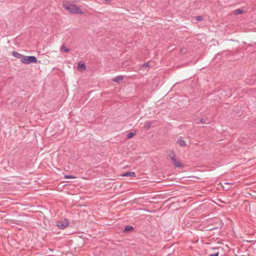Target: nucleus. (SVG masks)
Returning a JSON list of instances; mask_svg holds the SVG:
<instances>
[{
  "label": "nucleus",
  "instance_id": "12",
  "mask_svg": "<svg viewBox=\"0 0 256 256\" xmlns=\"http://www.w3.org/2000/svg\"><path fill=\"white\" fill-rule=\"evenodd\" d=\"M60 50L61 51L64 50V52H69L70 51V49L66 48L64 44H62L60 46Z\"/></svg>",
  "mask_w": 256,
  "mask_h": 256
},
{
  "label": "nucleus",
  "instance_id": "4",
  "mask_svg": "<svg viewBox=\"0 0 256 256\" xmlns=\"http://www.w3.org/2000/svg\"><path fill=\"white\" fill-rule=\"evenodd\" d=\"M69 224V222L68 220L64 219L62 220H58L56 222V226L58 228L63 230L66 228Z\"/></svg>",
  "mask_w": 256,
  "mask_h": 256
},
{
  "label": "nucleus",
  "instance_id": "10",
  "mask_svg": "<svg viewBox=\"0 0 256 256\" xmlns=\"http://www.w3.org/2000/svg\"><path fill=\"white\" fill-rule=\"evenodd\" d=\"M232 12L234 15H238L242 14L244 12V10L242 9L238 8L234 10Z\"/></svg>",
  "mask_w": 256,
  "mask_h": 256
},
{
  "label": "nucleus",
  "instance_id": "1",
  "mask_svg": "<svg viewBox=\"0 0 256 256\" xmlns=\"http://www.w3.org/2000/svg\"><path fill=\"white\" fill-rule=\"evenodd\" d=\"M64 8L68 11L70 13L82 14L83 11L80 8V7L74 4H64Z\"/></svg>",
  "mask_w": 256,
  "mask_h": 256
},
{
  "label": "nucleus",
  "instance_id": "18",
  "mask_svg": "<svg viewBox=\"0 0 256 256\" xmlns=\"http://www.w3.org/2000/svg\"><path fill=\"white\" fill-rule=\"evenodd\" d=\"M218 255H219V252H217L214 254H211L209 256H218Z\"/></svg>",
  "mask_w": 256,
  "mask_h": 256
},
{
  "label": "nucleus",
  "instance_id": "17",
  "mask_svg": "<svg viewBox=\"0 0 256 256\" xmlns=\"http://www.w3.org/2000/svg\"><path fill=\"white\" fill-rule=\"evenodd\" d=\"M202 16H196V20H198V21H200V20H202Z\"/></svg>",
  "mask_w": 256,
  "mask_h": 256
},
{
  "label": "nucleus",
  "instance_id": "3",
  "mask_svg": "<svg viewBox=\"0 0 256 256\" xmlns=\"http://www.w3.org/2000/svg\"><path fill=\"white\" fill-rule=\"evenodd\" d=\"M169 156L170 157L172 162L175 167L182 168L183 166V165L182 164V163L176 160V155L173 152H170V153L169 154Z\"/></svg>",
  "mask_w": 256,
  "mask_h": 256
},
{
  "label": "nucleus",
  "instance_id": "8",
  "mask_svg": "<svg viewBox=\"0 0 256 256\" xmlns=\"http://www.w3.org/2000/svg\"><path fill=\"white\" fill-rule=\"evenodd\" d=\"M124 80V77L122 76H118L112 79V80L116 82H118Z\"/></svg>",
  "mask_w": 256,
  "mask_h": 256
},
{
  "label": "nucleus",
  "instance_id": "9",
  "mask_svg": "<svg viewBox=\"0 0 256 256\" xmlns=\"http://www.w3.org/2000/svg\"><path fill=\"white\" fill-rule=\"evenodd\" d=\"M152 124V122L150 121H146L144 123V128L146 130H148Z\"/></svg>",
  "mask_w": 256,
  "mask_h": 256
},
{
  "label": "nucleus",
  "instance_id": "13",
  "mask_svg": "<svg viewBox=\"0 0 256 256\" xmlns=\"http://www.w3.org/2000/svg\"><path fill=\"white\" fill-rule=\"evenodd\" d=\"M178 142L179 144L181 146H186V143L185 141H184V140L178 139Z\"/></svg>",
  "mask_w": 256,
  "mask_h": 256
},
{
  "label": "nucleus",
  "instance_id": "6",
  "mask_svg": "<svg viewBox=\"0 0 256 256\" xmlns=\"http://www.w3.org/2000/svg\"><path fill=\"white\" fill-rule=\"evenodd\" d=\"M12 55L14 58L20 59L21 62H22V60L23 59V58L24 56V55H22V54L16 52H15V51L12 52Z\"/></svg>",
  "mask_w": 256,
  "mask_h": 256
},
{
  "label": "nucleus",
  "instance_id": "7",
  "mask_svg": "<svg viewBox=\"0 0 256 256\" xmlns=\"http://www.w3.org/2000/svg\"><path fill=\"white\" fill-rule=\"evenodd\" d=\"M122 176H136V173L134 172H128L125 173H124L122 174Z\"/></svg>",
  "mask_w": 256,
  "mask_h": 256
},
{
  "label": "nucleus",
  "instance_id": "21",
  "mask_svg": "<svg viewBox=\"0 0 256 256\" xmlns=\"http://www.w3.org/2000/svg\"><path fill=\"white\" fill-rule=\"evenodd\" d=\"M104 1L106 2H110V0H104Z\"/></svg>",
  "mask_w": 256,
  "mask_h": 256
},
{
  "label": "nucleus",
  "instance_id": "20",
  "mask_svg": "<svg viewBox=\"0 0 256 256\" xmlns=\"http://www.w3.org/2000/svg\"><path fill=\"white\" fill-rule=\"evenodd\" d=\"M234 184V182H224V184L226 185H232Z\"/></svg>",
  "mask_w": 256,
  "mask_h": 256
},
{
  "label": "nucleus",
  "instance_id": "16",
  "mask_svg": "<svg viewBox=\"0 0 256 256\" xmlns=\"http://www.w3.org/2000/svg\"><path fill=\"white\" fill-rule=\"evenodd\" d=\"M150 66V64H149V62H148L144 64L142 66V68H147V67H148Z\"/></svg>",
  "mask_w": 256,
  "mask_h": 256
},
{
  "label": "nucleus",
  "instance_id": "19",
  "mask_svg": "<svg viewBox=\"0 0 256 256\" xmlns=\"http://www.w3.org/2000/svg\"><path fill=\"white\" fill-rule=\"evenodd\" d=\"M200 123L204 124L206 122L205 119L204 118H202L200 120Z\"/></svg>",
  "mask_w": 256,
  "mask_h": 256
},
{
  "label": "nucleus",
  "instance_id": "11",
  "mask_svg": "<svg viewBox=\"0 0 256 256\" xmlns=\"http://www.w3.org/2000/svg\"><path fill=\"white\" fill-rule=\"evenodd\" d=\"M134 230V228L132 226H126L124 230V232H128L132 230Z\"/></svg>",
  "mask_w": 256,
  "mask_h": 256
},
{
  "label": "nucleus",
  "instance_id": "5",
  "mask_svg": "<svg viewBox=\"0 0 256 256\" xmlns=\"http://www.w3.org/2000/svg\"><path fill=\"white\" fill-rule=\"evenodd\" d=\"M77 70L79 71L83 72L86 70V66L84 62H80L78 63Z\"/></svg>",
  "mask_w": 256,
  "mask_h": 256
},
{
  "label": "nucleus",
  "instance_id": "2",
  "mask_svg": "<svg viewBox=\"0 0 256 256\" xmlns=\"http://www.w3.org/2000/svg\"><path fill=\"white\" fill-rule=\"evenodd\" d=\"M22 62L26 64H36L37 62V58L35 56H24L23 59L22 60Z\"/></svg>",
  "mask_w": 256,
  "mask_h": 256
},
{
  "label": "nucleus",
  "instance_id": "14",
  "mask_svg": "<svg viewBox=\"0 0 256 256\" xmlns=\"http://www.w3.org/2000/svg\"><path fill=\"white\" fill-rule=\"evenodd\" d=\"M64 178H66V179H68V178H76V176H72V175H66L64 176Z\"/></svg>",
  "mask_w": 256,
  "mask_h": 256
},
{
  "label": "nucleus",
  "instance_id": "15",
  "mask_svg": "<svg viewBox=\"0 0 256 256\" xmlns=\"http://www.w3.org/2000/svg\"><path fill=\"white\" fill-rule=\"evenodd\" d=\"M134 136V133L130 132L127 134V138H132Z\"/></svg>",
  "mask_w": 256,
  "mask_h": 256
}]
</instances>
